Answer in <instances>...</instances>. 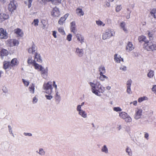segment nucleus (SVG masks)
<instances>
[{"label": "nucleus", "instance_id": "b1692460", "mask_svg": "<svg viewBox=\"0 0 156 156\" xmlns=\"http://www.w3.org/2000/svg\"><path fill=\"white\" fill-rule=\"evenodd\" d=\"M138 40L139 41H144L145 42L144 44L146 45L149 42L148 40H147L146 37L143 35L140 36L138 37Z\"/></svg>", "mask_w": 156, "mask_h": 156}, {"label": "nucleus", "instance_id": "8fccbe9b", "mask_svg": "<svg viewBox=\"0 0 156 156\" xmlns=\"http://www.w3.org/2000/svg\"><path fill=\"white\" fill-rule=\"evenodd\" d=\"M52 86L55 88V91H58L57 90V86L55 83V81H53Z\"/></svg>", "mask_w": 156, "mask_h": 156}, {"label": "nucleus", "instance_id": "4d7b16f0", "mask_svg": "<svg viewBox=\"0 0 156 156\" xmlns=\"http://www.w3.org/2000/svg\"><path fill=\"white\" fill-rule=\"evenodd\" d=\"M27 62L29 64H32L33 65V61L31 59V58H29Z\"/></svg>", "mask_w": 156, "mask_h": 156}, {"label": "nucleus", "instance_id": "a18cd8bd", "mask_svg": "<svg viewBox=\"0 0 156 156\" xmlns=\"http://www.w3.org/2000/svg\"><path fill=\"white\" fill-rule=\"evenodd\" d=\"M122 9L121 5H118L116 6L115 8V11L117 12H119Z\"/></svg>", "mask_w": 156, "mask_h": 156}, {"label": "nucleus", "instance_id": "473e14b6", "mask_svg": "<svg viewBox=\"0 0 156 156\" xmlns=\"http://www.w3.org/2000/svg\"><path fill=\"white\" fill-rule=\"evenodd\" d=\"M101 151L106 154L108 153V149L106 145H104L102 147Z\"/></svg>", "mask_w": 156, "mask_h": 156}, {"label": "nucleus", "instance_id": "f257e3e1", "mask_svg": "<svg viewBox=\"0 0 156 156\" xmlns=\"http://www.w3.org/2000/svg\"><path fill=\"white\" fill-rule=\"evenodd\" d=\"M88 83L91 87L92 92L98 96H101V94L103 93L105 90V87L99 82L97 81L95 83L89 82Z\"/></svg>", "mask_w": 156, "mask_h": 156}, {"label": "nucleus", "instance_id": "09e8293b", "mask_svg": "<svg viewBox=\"0 0 156 156\" xmlns=\"http://www.w3.org/2000/svg\"><path fill=\"white\" fill-rule=\"evenodd\" d=\"M22 81L25 86L27 87L29 85V82L26 81L25 80L23 79H22Z\"/></svg>", "mask_w": 156, "mask_h": 156}, {"label": "nucleus", "instance_id": "72a5a7b5", "mask_svg": "<svg viewBox=\"0 0 156 156\" xmlns=\"http://www.w3.org/2000/svg\"><path fill=\"white\" fill-rule=\"evenodd\" d=\"M96 24L99 26H102L104 27L105 25V24L99 20H96Z\"/></svg>", "mask_w": 156, "mask_h": 156}, {"label": "nucleus", "instance_id": "052dcab7", "mask_svg": "<svg viewBox=\"0 0 156 156\" xmlns=\"http://www.w3.org/2000/svg\"><path fill=\"white\" fill-rule=\"evenodd\" d=\"M56 33H57V32L56 31H53L52 35L55 38H56L57 37Z\"/></svg>", "mask_w": 156, "mask_h": 156}, {"label": "nucleus", "instance_id": "37998d69", "mask_svg": "<svg viewBox=\"0 0 156 156\" xmlns=\"http://www.w3.org/2000/svg\"><path fill=\"white\" fill-rule=\"evenodd\" d=\"M119 69L125 72L127 70V67L124 66L122 65L119 68Z\"/></svg>", "mask_w": 156, "mask_h": 156}, {"label": "nucleus", "instance_id": "ea45409f", "mask_svg": "<svg viewBox=\"0 0 156 156\" xmlns=\"http://www.w3.org/2000/svg\"><path fill=\"white\" fill-rule=\"evenodd\" d=\"M70 30L71 32H73L74 34H76L77 32L76 26L70 27Z\"/></svg>", "mask_w": 156, "mask_h": 156}, {"label": "nucleus", "instance_id": "9d476101", "mask_svg": "<svg viewBox=\"0 0 156 156\" xmlns=\"http://www.w3.org/2000/svg\"><path fill=\"white\" fill-rule=\"evenodd\" d=\"M76 110L78 112V114L79 115L84 118H87V114L85 111L80 108H76Z\"/></svg>", "mask_w": 156, "mask_h": 156}, {"label": "nucleus", "instance_id": "864d4df0", "mask_svg": "<svg viewBox=\"0 0 156 156\" xmlns=\"http://www.w3.org/2000/svg\"><path fill=\"white\" fill-rule=\"evenodd\" d=\"M38 100L36 96H35L33 99L32 102L33 104H35L36 103L37 101Z\"/></svg>", "mask_w": 156, "mask_h": 156}, {"label": "nucleus", "instance_id": "2eb2a0df", "mask_svg": "<svg viewBox=\"0 0 156 156\" xmlns=\"http://www.w3.org/2000/svg\"><path fill=\"white\" fill-rule=\"evenodd\" d=\"M76 37L77 38V40L81 43L82 44L85 42V39L84 36L80 34H77L76 35Z\"/></svg>", "mask_w": 156, "mask_h": 156}, {"label": "nucleus", "instance_id": "13d9d810", "mask_svg": "<svg viewBox=\"0 0 156 156\" xmlns=\"http://www.w3.org/2000/svg\"><path fill=\"white\" fill-rule=\"evenodd\" d=\"M148 35L150 38V39H151L152 38L153 35L149 31H148Z\"/></svg>", "mask_w": 156, "mask_h": 156}, {"label": "nucleus", "instance_id": "bb28decb", "mask_svg": "<svg viewBox=\"0 0 156 156\" xmlns=\"http://www.w3.org/2000/svg\"><path fill=\"white\" fill-rule=\"evenodd\" d=\"M99 71L100 72L99 74H103L105 73V67L103 66H101L98 68Z\"/></svg>", "mask_w": 156, "mask_h": 156}, {"label": "nucleus", "instance_id": "69168bd1", "mask_svg": "<svg viewBox=\"0 0 156 156\" xmlns=\"http://www.w3.org/2000/svg\"><path fill=\"white\" fill-rule=\"evenodd\" d=\"M32 0H28V6L29 8H30L31 6V3L32 2Z\"/></svg>", "mask_w": 156, "mask_h": 156}, {"label": "nucleus", "instance_id": "e433bc0d", "mask_svg": "<svg viewBox=\"0 0 156 156\" xmlns=\"http://www.w3.org/2000/svg\"><path fill=\"white\" fill-rule=\"evenodd\" d=\"M58 30L62 34L65 35V33L63 28L62 27L58 28Z\"/></svg>", "mask_w": 156, "mask_h": 156}, {"label": "nucleus", "instance_id": "f704fd0d", "mask_svg": "<svg viewBox=\"0 0 156 156\" xmlns=\"http://www.w3.org/2000/svg\"><path fill=\"white\" fill-rule=\"evenodd\" d=\"M147 98L145 96H144L138 99V102L139 103H141L143 101L147 100Z\"/></svg>", "mask_w": 156, "mask_h": 156}, {"label": "nucleus", "instance_id": "49530a36", "mask_svg": "<svg viewBox=\"0 0 156 156\" xmlns=\"http://www.w3.org/2000/svg\"><path fill=\"white\" fill-rule=\"evenodd\" d=\"M72 35L71 34H69L67 36L66 39L68 41H71L72 40Z\"/></svg>", "mask_w": 156, "mask_h": 156}, {"label": "nucleus", "instance_id": "c85d7f7f", "mask_svg": "<svg viewBox=\"0 0 156 156\" xmlns=\"http://www.w3.org/2000/svg\"><path fill=\"white\" fill-rule=\"evenodd\" d=\"M99 77V79L101 81H105V79L106 80H108L109 79L108 77L106 76L105 75H103V74H100Z\"/></svg>", "mask_w": 156, "mask_h": 156}, {"label": "nucleus", "instance_id": "1a4fd4ad", "mask_svg": "<svg viewBox=\"0 0 156 156\" xmlns=\"http://www.w3.org/2000/svg\"><path fill=\"white\" fill-rule=\"evenodd\" d=\"M142 110L140 109L137 108L135 110V114L134 115V118L137 120L140 119L142 115Z\"/></svg>", "mask_w": 156, "mask_h": 156}, {"label": "nucleus", "instance_id": "774afa93", "mask_svg": "<svg viewBox=\"0 0 156 156\" xmlns=\"http://www.w3.org/2000/svg\"><path fill=\"white\" fill-rule=\"evenodd\" d=\"M118 126L117 127V129L118 130H120L122 128V126L121 125H118Z\"/></svg>", "mask_w": 156, "mask_h": 156}, {"label": "nucleus", "instance_id": "7c9ffc66", "mask_svg": "<svg viewBox=\"0 0 156 156\" xmlns=\"http://www.w3.org/2000/svg\"><path fill=\"white\" fill-rule=\"evenodd\" d=\"M11 66L10 63L8 61H5L3 62V68L6 69H8L9 67Z\"/></svg>", "mask_w": 156, "mask_h": 156}, {"label": "nucleus", "instance_id": "4468645a", "mask_svg": "<svg viewBox=\"0 0 156 156\" xmlns=\"http://www.w3.org/2000/svg\"><path fill=\"white\" fill-rule=\"evenodd\" d=\"M55 98L56 103L57 104H59L61 100V98L58 91H55Z\"/></svg>", "mask_w": 156, "mask_h": 156}, {"label": "nucleus", "instance_id": "5701e85b", "mask_svg": "<svg viewBox=\"0 0 156 156\" xmlns=\"http://www.w3.org/2000/svg\"><path fill=\"white\" fill-rule=\"evenodd\" d=\"M43 2H44L45 1H51L52 3L55 5H58L60 3L61 0H42Z\"/></svg>", "mask_w": 156, "mask_h": 156}, {"label": "nucleus", "instance_id": "f3484780", "mask_svg": "<svg viewBox=\"0 0 156 156\" xmlns=\"http://www.w3.org/2000/svg\"><path fill=\"white\" fill-rule=\"evenodd\" d=\"M76 54L80 57L83 56L84 54L83 49H80L79 48H76Z\"/></svg>", "mask_w": 156, "mask_h": 156}, {"label": "nucleus", "instance_id": "2f4dec72", "mask_svg": "<svg viewBox=\"0 0 156 156\" xmlns=\"http://www.w3.org/2000/svg\"><path fill=\"white\" fill-rule=\"evenodd\" d=\"M36 152L41 156H44L45 154V152L42 148H39L38 151H36Z\"/></svg>", "mask_w": 156, "mask_h": 156}, {"label": "nucleus", "instance_id": "4be33fe9", "mask_svg": "<svg viewBox=\"0 0 156 156\" xmlns=\"http://www.w3.org/2000/svg\"><path fill=\"white\" fill-rule=\"evenodd\" d=\"M120 26L121 27V28L122 29L124 32L126 33L127 32L128 30L127 28L126 27V24L125 22H122L120 23Z\"/></svg>", "mask_w": 156, "mask_h": 156}, {"label": "nucleus", "instance_id": "338daca9", "mask_svg": "<svg viewBox=\"0 0 156 156\" xmlns=\"http://www.w3.org/2000/svg\"><path fill=\"white\" fill-rule=\"evenodd\" d=\"M105 88L107 90H109L111 89V87L110 86H108L106 87Z\"/></svg>", "mask_w": 156, "mask_h": 156}, {"label": "nucleus", "instance_id": "e2e57ef3", "mask_svg": "<svg viewBox=\"0 0 156 156\" xmlns=\"http://www.w3.org/2000/svg\"><path fill=\"white\" fill-rule=\"evenodd\" d=\"M144 137L147 140H148L149 138V134L148 133H145L144 136Z\"/></svg>", "mask_w": 156, "mask_h": 156}, {"label": "nucleus", "instance_id": "4c0bfd02", "mask_svg": "<svg viewBox=\"0 0 156 156\" xmlns=\"http://www.w3.org/2000/svg\"><path fill=\"white\" fill-rule=\"evenodd\" d=\"M154 75V71L153 70H151L147 74V76L149 78H152Z\"/></svg>", "mask_w": 156, "mask_h": 156}, {"label": "nucleus", "instance_id": "6e6d98bb", "mask_svg": "<svg viewBox=\"0 0 156 156\" xmlns=\"http://www.w3.org/2000/svg\"><path fill=\"white\" fill-rule=\"evenodd\" d=\"M152 90L156 95V85L153 86L152 88Z\"/></svg>", "mask_w": 156, "mask_h": 156}, {"label": "nucleus", "instance_id": "ddd939ff", "mask_svg": "<svg viewBox=\"0 0 156 156\" xmlns=\"http://www.w3.org/2000/svg\"><path fill=\"white\" fill-rule=\"evenodd\" d=\"M41 75L42 77L46 79L48 76V69L47 68L44 69V68H41Z\"/></svg>", "mask_w": 156, "mask_h": 156}, {"label": "nucleus", "instance_id": "dca6fc26", "mask_svg": "<svg viewBox=\"0 0 156 156\" xmlns=\"http://www.w3.org/2000/svg\"><path fill=\"white\" fill-rule=\"evenodd\" d=\"M69 15V14L67 13L64 15L63 16L61 17L58 21V23L60 25H62Z\"/></svg>", "mask_w": 156, "mask_h": 156}, {"label": "nucleus", "instance_id": "a211bd4d", "mask_svg": "<svg viewBox=\"0 0 156 156\" xmlns=\"http://www.w3.org/2000/svg\"><path fill=\"white\" fill-rule=\"evenodd\" d=\"M114 60L117 63L120 62L121 61L123 62V59L122 58H121L120 55H118L117 54H115L114 56Z\"/></svg>", "mask_w": 156, "mask_h": 156}, {"label": "nucleus", "instance_id": "f8f14e48", "mask_svg": "<svg viewBox=\"0 0 156 156\" xmlns=\"http://www.w3.org/2000/svg\"><path fill=\"white\" fill-rule=\"evenodd\" d=\"M14 0H10V3L9 5L8 9L10 11H13L16 8V6L14 3Z\"/></svg>", "mask_w": 156, "mask_h": 156}, {"label": "nucleus", "instance_id": "0eeeda50", "mask_svg": "<svg viewBox=\"0 0 156 156\" xmlns=\"http://www.w3.org/2000/svg\"><path fill=\"white\" fill-rule=\"evenodd\" d=\"M6 42L7 44L11 47L17 45L19 44L18 41L16 39H9Z\"/></svg>", "mask_w": 156, "mask_h": 156}, {"label": "nucleus", "instance_id": "680f3d73", "mask_svg": "<svg viewBox=\"0 0 156 156\" xmlns=\"http://www.w3.org/2000/svg\"><path fill=\"white\" fill-rule=\"evenodd\" d=\"M70 27H76L75 22L74 21L70 23Z\"/></svg>", "mask_w": 156, "mask_h": 156}, {"label": "nucleus", "instance_id": "412c9836", "mask_svg": "<svg viewBox=\"0 0 156 156\" xmlns=\"http://www.w3.org/2000/svg\"><path fill=\"white\" fill-rule=\"evenodd\" d=\"M134 48V47L132 43L129 42L126 46V50L128 51H130L133 50Z\"/></svg>", "mask_w": 156, "mask_h": 156}, {"label": "nucleus", "instance_id": "0e129e2a", "mask_svg": "<svg viewBox=\"0 0 156 156\" xmlns=\"http://www.w3.org/2000/svg\"><path fill=\"white\" fill-rule=\"evenodd\" d=\"M24 135L26 136H32V134L31 133H23Z\"/></svg>", "mask_w": 156, "mask_h": 156}, {"label": "nucleus", "instance_id": "a878e982", "mask_svg": "<svg viewBox=\"0 0 156 156\" xmlns=\"http://www.w3.org/2000/svg\"><path fill=\"white\" fill-rule=\"evenodd\" d=\"M10 65L12 66L17 65L18 64V61L16 58H13L11 61Z\"/></svg>", "mask_w": 156, "mask_h": 156}, {"label": "nucleus", "instance_id": "de8ad7c7", "mask_svg": "<svg viewBox=\"0 0 156 156\" xmlns=\"http://www.w3.org/2000/svg\"><path fill=\"white\" fill-rule=\"evenodd\" d=\"M126 152L128 153V154L129 155L131 156L132 154V153L131 151V150L130 148L128 147H127L126 149Z\"/></svg>", "mask_w": 156, "mask_h": 156}, {"label": "nucleus", "instance_id": "6e6552de", "mask_svg": "<svg viewBox=\"0 0 156 156\" xmlns=\"http://www.w3.org/2000/svg\"><path fill=\"white\" fill-rule=\"evenodd\" d=\"M8 34L5 30L3 28H0V38L1 39H6L8 38Z\"/></svg>", "mask_w": 156, "mask_h": 156}, {"label": "nucleus", "instance_id": "3c124183", "mask_svg": "<svg viewBox=\"0 0 156 156\" xmlns=\"http://www.w3.org/2000/svg\"><path fill=\"white\" fill-rule=\"evenodd\" d=\"M45 96L47 99L50 100H51L53 98L52 96L51 95H45Z\"/></svg>", "mask_w": 156, "mask_h": 156}, {"label": "nucleus", "instance_id": "a19ab883", "mask_svg": "<svg viewBox=\"0 0 156 156\" xmlns=\"http://www.w3.org/2000/svg\"><path fill=\"white\" fill-rule=\"evenodd\" d=\"M132 81L131 79L128 80L126 82V87H131Z\"/></svg>", "mask_w": 156, "mask_h": 156}, {"label": "nucleus", "instance_id": "603ef678", "mask_svg": "<svg viewBox=\"0 0 156 156\" xmlns=\"http://www.w3.org/2000/svg\"><path fill=\"white\" fill-rule=\"evenodd\" d=\"M84 103L85 102H83L81 103V105H78L77 106L76 108L82 109V107L84 105Z\"/></svg>", "mask_w": 156, "mask_h": 156}, {"label": "nucleus", "instance_id": "423d86ee", "mask_svg": "<svg viewBox=\"0 0 156 156\" xmlns=\"http://www.w3.org/2000/svg\"><path fill=\"white\" fill-rule=\"evenodd\" d=\"M145 49L148 51H153L156 50V45L148 42L147 44H144Z\"/></svg>", "mask_w": 156, "mask_h": 156}, {"label": "nucleus", "instance_id": "bf43d9fd", "mask_svg": "<svg viewBox=\"0 0 156 156\" xmlns=\"http://www.w3.org/2000/svg\"><path fill=\"white\" fill-rule=\"evenodd\" d=\"M137 101H135L133 102H131L130 103V104H133L134 106H136L137 105Z\"/></svg>", "mask_w": 156, "mask_h": 156}, {"label": "nucleus", "instance_id": "c756f323", "mask_svg": "<svg viewBox=\"0 0 156 156\" xmlns=\"http://www.w3.org/2000/svg\"><path fill=\"white\" fill-rule=\"evenodd\" d=\"M15 33L20 36H22L23 35V33L22 30L20 29H16L15 30Z\"/></svg>", "mask_w": 156, "mask_h": 156}, {"label": "nucleus", "instance_id": "aec40b11", "mask_svg": "<svg viewBox=\"0 0 156 156\" xmlns=\"http://www.w3.org/2000/svg\"><path fill=\"white\" fill-rule=\"evenodd\" d=\"M8 53V50L5 49H2L0 51V54L2 57L7 56Z\"/></svg>", "mask_w": 156, "mask_h": 156}, {"label": "nucleus", "instance_id": "7ed1b4c3", "mask_svg": "<svg viewBox=\"0 0 156 156\" xmlns=\"http://www.w3.org/2000/svg\"><path fill=\"white\" fill-rule=\"evenodd\" d=\"M52 83L51 81H49L47 83H44L43 85V89L45 91V92L49 94H50L52 92Z\"/></svg>", "mask_w": 156, "mask_h": 156}, {"label": "nucleus", "instance_id": "6ab92c4d", "mask_svg": "<svg viewBox=\"0 0 156 156\" xmlns=\"http://www.w3.org/2000/svg\"><path fill=\"white\" fill-rule=\"evenodd\" d=\"M36 46L34 44H33L31 47L29 48L28 52L30 53L34 54L37 50Z\"/></svg>", "mask_w": 156, "mask_h": 156}, {"label": "nucleus", "instance_id": "79ce46f5", "mask_svg": "<svg viewBox=\"0 0 156 156\" xmlns=\"http://www.w3.org/2000/svg\"><path fill=\"white\" fill-rule=\"evenodd\" d=\"M114 111L116 112H121L122 109L119 107H114L113 108Z\"/></svg>", "mask_w": 156, "mask_h": 156}, {"label": "nucleus", "instance_id": "5fc2aeb1", "mask_svg": "<svg viewBox=\"0 0 156 156\" xmlns=\"http://www.w3.org/2000/svg\"><path fill=\"white\" fill-rule=\"evenodd\" d=\"M127 89L126 90L127 93L129 94H130L132 93V91L131 90L130 87H127Z\"/></svg>", "mask_w": 156, "mask_h": 156}, {"label": "nucleus", "instance_id": "f03ea898", "mask_svg": "<svg viewBox=\"0 0 156 156\" xmlns=\"http://www.w3.org/2000/svg\"><path fill=\"white\" fill-rule=\"evenodd\" d=\"M41 63L42 60L41 57L40 55L38 53L36 52L34 57V60H33V66L34 68L38 71H41V68H44L41 65L36 63V62Z\"/></svg>", "mask_w": 156, "mask_h": 156}, {"label": "nucleus", "instance_id": "20e7f679", "mask_svg": "<svg viewBox=\"0 0 156 156\" xmlns=\"http://www.w3.org/2000/svg\"><path fill=\"white\" fill-rule=\"evenodd\" d=\"M119 116L121 119H123L127 122H130L132 119L130 116L126 112H122L119 113Z\"/></svg>", "mask_w": 156, "mask_h": 156}, {"label": "nucleus", "instance_id": "58836bf2", "mask_svg": "<svg viewBox=\"0 0 156 156\" xmlns=\"http://www.w3.org/2000/svg\"><path fill=\"white\" fill-rule=\"evenodd\" d=\"M8 128L9 129V133L10 134L12 135V136L13 137H14V135L13 133L12 128L11 127V126L10 125L8 126Z\"/></svg>", "mask_w": 156, "mask_h": 156}, {"label": "nucleus", "instance_id": "9b49d317", "mask_svg": "<svg viewBox=\"0 0 156 156\" xmlns=\"http://www.w3.org/2000/svg\"><path fill=\"white\" fill-rule=\"evenodd\" d=\"M51 14L53 16H58L60 15V12L58 8L56 6L54 7L51 12Z\"/></svg>", "mask_w": 156, "mask_h": 156}, {"label": "nucleus", "instance_id": "393cba45", "mask_svg": "<svg viewBox=\"0 0 156 156\" xmlns=\"http://www.w3.org/2000/svg\"><path fill=\"white\" fill-rule=\"evenodd\" d=\"M76 13L80 16H83L84 14V12L82 9L80 8H77L76 10Z\"/></svg>", "mask_w": 156, "mask_h": 156}, {"label": "nucleus", "instance_id": "cd10ccee", "mask_svg": "<svg viewBox=\"0 0 156 156\" xmlns=\"http://www.w3.org/2000/svg\"><path fill=\"white\" fill-rule=\"evenodd\" d=\"M35 85L34 83H32L30 85L29 87V91L32 94L34 93L35 90Z\"/></svg>", "mask_w": 156, "mask_h": 156}, {"label": "nucleus", "instance_id": "c9c22d12", "mask_svg": "<svg viewBox=\"0 0 156 156\" xmlns=\"http://www.w3.org/2000/svg\"><path fill=\"white\" fill-rule=\"evenodd\" d=\"M151 13L152 16H153L154 18L156 20V9H153L151 12Z\"/></svg>", "mask_w": 156, "mask_h": 156}, {"label": "nucleus", "instance_id": "c03bdc74", "mask_svg": "<svg viewBox=\"0 0 156 156\" xmlns=\"http://www.w3.org/2000/svg\"><path fill=\"white\" fill-rule=\"evenodd\" d=\"M39 23V20L38 19H34L33 22L32 23V24L34 23V25L37 27L38 26Z\"/></svg>", "mask_w": 156, "mask_h": 156}, {"label": "nucleus", "instance_id": "39448f33", "mask_svg": "<svg viewBox=\"0 0 156 156\" xmlns=\"http://www.w3.org/2000/svg\"><path fill=\"white\" fill-rule=\"evenodd\" d=\"M115 32L112 29H108L106 31V32L103 34L102 39L105 40L115 35Z\"/></svg>", "mask_w": 156, "mask_h": 156}]
</instances>
